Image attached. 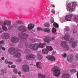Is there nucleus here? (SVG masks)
I'll use <instances>...</instances> for the list:
<instances>
[{
    "label": "nucleus",
    "instance_id": "nucleus-52",
    "mask_svg": "<svg viewBox=\"0 0 78 78\" xmlns=\"http://www.w3.org/2000/svg\"><path fill=\"white\" fill-rule=\"evenodd\" d=\"M12 78H17V77L15 75H13L12 76Z\"/></svg>",
    "mask_w": 78,
    "mask_h": 78
},
{
    "label": "nucleus",
    "instance_id": "nucleus-5",
    "mask_svg": "<svg viewBox=\"0 0 78 78\" xmlns=\"http://www.w3.org/2000/svg\"><path fill=\"white\" fill-rule=\"evenodd\" d=\"M65 35L64 37L65 40L66 41H69V44H72V43H73V42L74 41V39H73V38H70V35L68 34H66Z\"/></svg>",
    "mask_w": 78,
    "mask_h": 78
},
{
    "label": "nucleus",
    "instance_id": "nucleus-3",
    "mask_svg": "<svg viewBox=\"0 0 78 78\" xmlns=\"http://www.w3.org/2000/svg\"><path fill=\"white\" fill-rule=\"evenodd\" d=\"M60 68L58 66H55L52 68L51 71L55 76H59L61 74Z\"/></svg>",
    "mask_w": 78,
    "mask_h": 78
},
{
    "label": "nucleus",
    "instance_id": "nucleus-63",
    "mask_svg": "<svg viewBox=\"0 0 78 78\" xmlns=\"http://www.w3.org/2000/svg\"><path fill=\"white\" fill-rule=\"evenodd\" d=\"M11 28V27H9V28Z\"/></svg>",
    "mask_w": 78,
    "mask_h": 78
},
{
    "label": "nucleus",
    "instance_id": "nucleus-50",
    "mask_svg": "<svg viewBox=\"0 0 78 78\" xmlns=\"http://www.w3.org/2000/svg\"><path fill=\"white\" fill-rule=\"evenodd\" d=\"M3 30L1 28H0V33H2L3 32Z\"/></svg>",
    "mask_w": 78,
    "mask_h": 78
},
{
    "label": "nucleus",
    "instance_id": "nucleus-25",
    "mask_svg": "<svg viewBox=\"0 0 78 78\" xmlns=\"http://www.w3.org/2000/svg\"><path fill=\"white\" fill-rule=\"evenodd\" d=\"M39 78H45V76L43 74H38Z\"/></svg>",
    "mask_w": 78,
    "mask_h": 78
},
{
    "label": "nucleus",
    "instance_id": "nucleus-6",
    "mask_svg": "<svg viewBox=\"0 0 78 78\" xmlns=\"http://www.w3.org/2000/svg\"><path fill=\"white\" fill-rule=\"evenodd\" d=\"M61 43V46L64 48L63 49L64 51H67L70 49L69 46L67 45V42L66 41H62Z\"/></svg>",
    "mask_w": 78,
    "mask_h": 78
},
{
    "label": "nucleus",
    "instance_id": "nucleus-20",
    "mask_svg": "<svg viewBox=\"0 0 78 78\" xmlns=\"http://www.w3.org/2000/svg\"><path fill=\"white\" fill-rule=\"evenodd\" d=\"M34 28V25L32 24L31 23H30L27 27V28L28 30H32L33 28Z\"/></svg>",
    "mask_w": 78,
    "mask_h": 78
},
{
    "label": "nucleus",
    "instance_id": "nucleus-60",
    "mask_svg": "<svg viewBox=\"0 0 78 78\" xmlns=\"http://www.w3.org/2000/svg\"><path fill=\"white\" fill-rule=\"evenodd\" d=\"M8 67H9V68H11V66H9V65H8Z\"/></svg>",
    "mask_w": 78,
    "mask_h": 78
},
{
    "label": "nucleus",
    "instance_id": "nucleus-10",
    "mask_svg": "<svg viewBox=\"0 0 78 78\" xmlns=\"http://www.w3.org/2000/svg\"><path fill=\"white\" fill-rule=\"evenodd\" d=\"M18 30L19 31L22 32H27V27L23 25L20 26L18 27Z\"/></svg>",
    "mask_w": 78,
    "mask_h": 78
},
{
    "label": "nucleus",
    "instance_id": "nucleus-9",
    "mask_svg": "<svg viewBox=\"0 0 78 78\" xmlns=\"http://www.w3.org/2000/svg\"><path fill=\"white\" fill-rule=\"evenodd\" d=\"M46 38L44 39V41L48 43H50V42H51V41L55 39V37H52L51 38H50L49 37V36H46Z\"/></svg>",
    "mask_w": 78,
    "mask_h": 78
},
{
    "label": "nucleus",
    "instance_id": "nucleus-61",
    "mask_svg": "<svg viewBox=\"0 0 78 78\" xmlns=\"http://www.w3.org/2000/svg\"><path fill=\"white\" fill-rule=\"evenodd\" d=\"M57 78H61V77H57Z\"/></svg>",
    "mask_w": 78,
    "mask_h": 78
},
{
    "label": "nucleus",
    "instance_id": "nucleus-53",
    "mask_svg": "<svg viewBox=\"0 0 78 78\" xmlns=\"http://www.w3.org/2000/svg\"><path fill=\"white\" fill-rule=\"evenodd\" d=\"M20 74H21V72H18V74L20 76H21V75H20Z\"/></svg>",
    "mask_w": 78,
    "mask_h": 78
},
{
    "label": "nucleus",
    "instance_id": "nucleus-13",
    "mask_svg": "<svg viewBox=\"0 0 78 78\" xmlns=\"http://www.w3.org/2000/svg\"><path fill=\"white\" fill-rule=\"evenodd\" d=\"M74 56L72 55H69L67 57V61L69 62H72L74 60Z\"/></svg>",
    "mask_w": 78,
    "mask_h": 78
},
{
    "label": "nucleus",
    "instance_id": "nucleus-40",
    "mask_svg": "<svg viewBox=\"0 0 78 78\" xmlns=\"http://www.w3.org/2000/svg\"><path fill=\"white\" fill-rule=\"evenodd\" d=\"M29 52H30V50H29L26 49L24 51V53H29Z\"/></svg>",
    "mask_w": 78,
    "mask_h": 78
},
{
    "label": "nucleus",
    "instance_id": "nucleus-43",
    "mask_svg": "<svg viewBox=\"0 0 78 78\" xmlns=\"http://www.w3.org/2000/svg\"><path fill=\"white\" fill-rule=\"evenodd\" d=\"M51 11L53 14H55V11L54 9H51Z\"/></svg>",
    "mask_w": 78,
    "mask_h": 78
},
{
    "label": "nucleus",
    "instance_id": "nucleus-57",
    "mask_svg": "<svg viewBox=\"0 0 78 78\" xmlns=\"http://www.w3.org/2000/svg\"><path fill=\"white\" fill-rule=\"evenodd\" d=\"M51 6H52L53 7H54V8H55V5L54 4L51 5Z\"/></svg>",
    "mask_w": 78,
    "mask_h": 78
},
{
    "label": "nucleus",
    "instance_id": "nucleus-46",
    "mask_svg": "<svg viewBox=\"0 0 78 78\" xmlns=\"http://www.w3.org/2000/svg\"><path fill=\"white\" fill-rule=\"evenodd\" d=\"M76 59L77 61H78V54H77L76 56Z\"/></svg>",
    "mask_w": 78,
    "mask_h": 78
},
{
    "label": "nucleus",
    "instance_id": "nucleus-32",
    "mask_svg": "<svg viewBox=\"0 0 78 78\" xmlns=\"http://www.w3.org/2000/svg\"><path fill=\"white\" fill-rule=\"evenodd\" d=\"M5 62L6 64L7 63H8V62L9 65H10L11 64H12L13 63H12V62H8V61L7 60H5Z\"/></svg>",
    "mask_w": 78,
    "mask_h": 78
},
{
    "label": "nucleus",
    "instance_id": "nucleus-4",
    "mask_svg": "<svg viewBox=\"0 0 78 78\" xmlns=\"http://www.w3.org/2000/svg\"><path fill=\"white\" fill-rule=\"evenodd\" d=\"M18 36L20 37L21 38V42L24 40L27 41L26 39H27L28 37V36L27 34L22 32L19 33L18 34Z\"/></svg>",
    "mask_w": 78,
    "mask_h": 78
},
{
    "label": "nucleus",
    "instance_id": "nucleus-41",
    "mask_svg": "<svg viewBox=\"0 0 78 78\" xmlns=\"http://www.w3.org/2000/svg\"><path fill=\"white\" fill-rule=\"evenodd\" d=\"M17 23L18 24H23L22 21H18L17 22Z\"/></svg>",
    "mask_w": 78,
    "mask_h": 78
},
{
    "label": "nucleus",
    "instance_id": "nucleus-62",
    "mask_svg": "<svg viewBox=\"0 0 78 78\" xmlns=\"http://www.w3.org/2000/svg\"><path fill=\"white\" fill-rule=\"evenodd\" d=\"M0 61H2V60H1V59H0Z\"/></svg>",
    "mask_w": 78,
    "mask_h": 78
},
{
    "label": "nucleus",
    "instance_id": "nucleus-26",
    "mask_svg": "<svg viewBox=\"0 0 78 78\" xmlns=\"http://www.w3.org/2000/svg\"><path fill=\"white\" fill-rule=\"evenodd\" d=\"M77 5H77V3L75 2H74L72 3V6H73V8H74V9H75V7H76V6H77Z\"/></svg>",
    "mask_w": 78,
    "mask_h": 78
},
{
    "label": "nucleus",
    "instance_id": "nucleus-33",
    "mask_svg": "<svg viewBox=\"0 0 78 78\" xmlns=\"http://www.w3.org/2000/svg\"><path fill=\"white\" fill-rule=\"evenodd\" d=\"M76 72V70L75 69H72L70 70V72L71 73H75Z\"/></svg>",
    "mask_w": 78,
    "mask_h": 78
},
{
    "label": "nucleus",
    "instance_id": "nucleus-59",
    "mask_svg": "<svg viewBox=\"0 0 78 78\" xmlns=\"http://www.w3.org/2000/svg\"><path fill=\"white\" fill-rule=\"evenodd\" d=\"M77 78H78V71L77 72Z\"/></svg>",
    "mask_w": 78,
    "mask_h": 78
},
{
    "label": "nucleus",
    "instance_id": "nucleus-2",
    "mask_svg": "<svg viewBox=\"0 0 78 78\" xmlns=\"http://www.w3.org/2000/svg\"><path fill=\"white\" fill-rule=\"evenodd\" d=\"M15 50L14 48H10L9 49V52L11 55H13L14 58H20L21 56V53L19 51H16Z\"/></svg>",
    "mask_w": 78,
    "mask_h": 78
},
{
    "label": "nucleus",
    "instance_id": "nucleus-42",
    "mask_svg": "<svg viewBox=\"0 0 78 78\" xmlns=\"http://www.w3.org/2000/svg\"><path fill=\"white\" fill-rule=\"evenodd\" d=\"M16 61H17V62H21V61H22V59L20 58H18L16 60Z\"/></svg>",
    "mask_w": 78,
    "mask_h": 78
},
{
    "label": "nucleus",
    "instance_id": "nucleus-44",
    "mask_svg": "<svg viewBox=\"0 0 78 78\" xmlns=\"http://www.w3.org/2000/svg\"><path fill=\"white\" fill-rule=\"evenodd\" d=\"M31 42L33 43V42H35V39H32L31 40Z\"/></svg>",
    "mask_w": 78,
    "mask_h": 78
},
{
    "label": "nucleus",
    "instance_id": "nucleus-48",
    "mask_svg": "<svg viewBox=\"0 0 78 78\" xmlns=\"http://www.w3.org/2000/svg\"><path fill=\"white\" fill-rule=\"evenodd\" d=\"M51 23H54V20L53 19H51L50 20Z\"/></svg>",
    "mask_w": 78,
    "mask_h": 78
},
{
    "label": "nucleus",
    "instance_id": "nucleus-30",
    "mask_svg": "<svg viewBox=\"0 0 78 78\" xmlns=\"http://www.w3.org/2000/svg\"><path fill=\"white\" fill-rule=\"evenodd\" d=\"M53 26L55 28H58V27H59V25H58V24L55 23L53 24Z\"/></svg>",
    "mask_w": 78,
    "mask_h": 78
},
{
    "label": "nucleus",
    "instance_id": "nucleus-17",
    "mask_svg": "<svg viewBox=\"0 0 78 78\" xmlns=\"http://www.w3.org/2000/svg\"><path fill=\"white\" fill-rule=\"evenodd\" d=\"M68 8L69 9V11H73L74 10V7L72 6V4L71 3H68Z\"/></svg>",
    "mask_w": 78,
    "mask_h": 78
},
{
    "label": "nucleus",
    "instance_id": "nucleus-47",
    "mask_svg": "<svg viewBox=\"0 0 78 78\" xmlns=\"http://www.w3.org/2000/svg\"><path fill=\"white\" fill-rule=\"evenodd\" d=\"M19 47H20V48H23V45H21L20 44H19L18 45Z\"/></svg>",
    "mask_w": 78,
    "mask_h": 78
},
{
    "label": "nucleus",
    "instance_id": "nucleus-56",
    "mask_svg": "<svg viewBox=\"0 0 78 78\" xmlns=\"http://www.w3.org/2000/svg\"><path fill=\"white\" fill-rule=\"evenodd\" d=\"M2 49L3 50H5V48L4 47H3L2 48Z\"/></svg>",
    "mask_w": 78,
    "mask_h": 78
},
{
    "label": "nucleus",
    "instance_id": "nucleus-19",
    "mask_svg": "<svg viewBox=\"0 0 78 78\" xmlns=\"http://www.w3.org/2000/svg\"><path fill=\"white\" fill-rule=\"evenodd\" d=\"M36 66L38 69H42V63L40 62H38L36 63Z\"/></svg>",
    "mask_w": 78,
    "mask_h": 78
},
{
    "label": "nucleus",
    "instance_id": "nucleus-28",
    "mask_svg": "<svg viewBox=\"0 0 78 78\" xmlns=\"http://www.w3.org/2000/svg\"><path fill=\"white\" fill-rule=\"evenodd\" d=\"M74 20L75 22H78V16L77 15L74 16Z\"/></svg>",
    "mask_w": 78,
    "mask_h": 78
},
{
    "label": "nucleus",
    "instance_id": "nucleus-1",
    "mask_svg": "<svg viewBox=\"0 0 78 78\" xmlns=\"http://www.w3.org/2000/svg\"><path fill=\"white\" fill-rule=\"evenodd\" d=\"M27 41L23 40L21 42H26L25 44V46L26 48H30L32 50H37L38 48H44V45L46 44L45 43H42L38 41L37 44H31L30 46V44Z\"/></svg>",
    "mask_w": 78,
    "mask_h": 78
},
{
    "label": "nucleus",
    "instance_id": "nucleus-45",
    "mask_svg": "<svg viewBox=\"0 0 78 78\" xmlns=\"http://www.w3.org/2000/svg\"><path fill=\"white\" fill-rule=\"evenodd\" d=\"M77 32V31H76V29H74L73 30V34H75V33H76Z\"/></svg>",
    "mask_w": 78,
    "mask_h": 78
},
{
    "label": "nucleus",
    "instance_id": "nucleus-31",
    "mask_svg": "<svg viewBox=\"0 0 78 78\" xmlns=\"http://www.w3.org/2000/svg\"><path fill=\"white\" fill-rule=\"evenodd\" d=\"M2 28L4 31H8V28H7L5 26H3L2 27Z\"/></svg>",
    "mask_w": 78,
    "mask_h": 78
},
{
    "label": "nucleus",
    "instance_id": "nucleus-49",
    "mask_svg": "<svg viewBox=\"0 0 78 78\" xmlns=\"http://www.w3.org/2000/svg\"><path fill=\"white\" fill-rule=\"evenodd\" d=\"M66 31H70V29L69 28H66Z\"/></svg>",
    "mask_w": 78,
    "mask_h": 78
},
{
    "label": "nucleus",
    "instance_id": "nucleus-39",
    "mask_svg": "<svg viewBox=\"0 0 78 78\" xmlns=\"http://www.w3.org/2000/svg\"><path fill=\"white\" fill-rule=\"evenodd\" d=\"M62 56H63L64 58H66V57H67V54L66 53H64L62 54Z\"/></svg>",
    "mask_w": 78,
    "mask_h": 78
},
{
    "label": "nucleus",
    "instance_id": "nucleus-34",
    "mask_svg": "<svg viewBox=\"0 0 78 78\" xmlns=\"http://www.w3.org/2000/svg\"><path fill=\"white\" fill-rule=\"evenodd\" d=\"M37 57L38 59H42V56L40 55H37Z\"/></svg>",
    "mask_w": 78,
    "mask_h": 78
},
{
    "label": "nucleus",
    "instance_id": "nucleus-29",
    "mask_svg": "<svg viewBox=\"0 0 78 78\" xmlns=\"http://www.w3.org/2000/svg\"><path fill=\"white\" fill-rule=\"evenodd\" d=\"M52 32L53 34L56 35V29L54 28H53L52 29Z\"/></svg>",
    "mask_w": 78,
    "mask_h": 78
},
{
    "label": "nucleus",
    "instance_id": "nucleus-22",
    "mask_svg": "<svg viewBox=\"0 0 78 78\" xmlns=\"http://www.w3.org/2000/svg\"><path fill=\"white\" fill-rule=\"evenodd\" d=\"M78 44L77 41H74L72 44V48H75V47H76V44Z\"/></svg>",
    "mask_w": 78,
    "mask_h": 78
},
{
    "label": "nucleus",
    "instance_id": "nucleus-23",
    "mask_svg": "<svg viewBox=\"0 0 78 78\" xmlns=\"http://www.w3.org/2000/svg\"><path fill=\"white\" fill-rule=\"evenodd\" d=\"M48 52V50L47 49H44L42 50V53L43 54L47 55Z\"/></svg>",
    "mask_w": 78,
    "mask_h": 78
},
{
    "label": "nucleus",
    "instance_id": "nucleus-58",
    "mask_svg": "<svg viewBox=\"0 0 78 78\" xmlns=\"http://www.w3.org/2000/svg\"><path fill=\"white\" fill-rule=\"evenodd\" d=\"M56 51L55 52H53L52 53V54H53V55H54V54H55V53H56Z\"/></svg>",
    "mask_w": 78,
    "mask_h": 78
},
{
    "label": "nucleus",
    "instance_id": "nucleus-35",
    "mask_svg": "<svg viewBox=\"0 0 78 78\" xmlns=\"http://www.w3.org/2000/svg\"><path fill=\"white\" fill-rule=\"evenodd\" d=\"M1 72L3 73V74H5V73H6V71L5 69H1Z\"/></svg>",
    "mask_w": 78,
    "mask_h": 78
},
{
    "label": "nucleus",
    "instance_id": "nucleus-55",
    "mask_svg": "<svg viewBox=\"0 0 78 78\" xmlns=\"http://www.w3.org/2000/svg\"><path fill=\"white\" fill-rule=\"evenodd\" d=\"M73 67L74 68L76 67V65H75V64H73Z\"/></svg>",
    "mask_w": 78,
    "mask_h": 78
},
{
    "label": "nucleus",
    "instance_id": "nucleus-11",
    "mask_svg": "<svg viewBox=\"0 0 78 78\" xmlns=\"http://www.w3.org/2000/svg\"><path fill=\"white\" fill-rule=\"evenodd\" d=\"M22 71L24 72H28L30 70L29 66L27 65H24L22 67Z\"/></svg>",
    "mask_w": 78,
    "mask_h": 78
},
{
    "label": "nucleus",
    "instance_id": "nucleus-51",
    "mask_svg": "<svg viewBox=\"0 0 78 78\" xmlns=\"http://www.w3.org/2000/svg\"><path fill=\"white\" fill-rule=\"evenodd\" d=\"M11 67L12 68H15V67H16V66L14 65H12L11 66Z\"/></svg>",
    "mask_w": 78,
    "mask_h": 78
},
{
    "label": "nucleus",
    "instance_id": "nucleus-37",
    "mask_svg": "<svg viewBox=\"0 0 78 78\" xmlns=\"http://www.w3.org/2000/svg\"><path fill=\"white\" fill-rule=\"evenodd\" d=\"M13 71L15 73H16V74H17V73H18L17 70V69H13Z\"/></svg>",
    "mask_w": 78,
    "mask_h": 78
},
{
    "label": "nucleus",
    "instance_id": "nucleus-36",
    "mask_svg": "<svg viewBox=\"0 0 78 78\" xmlns=\"http://www.w3.org/2000/svg\"><path fill=\"white\" fill-rule=\"evenodd\" d=\"M37 31H44V30L41 27H37Z\"/></svg>",
    "mask_w": 78,
    "mask_h": 78
},
{
    "label": "nucleus",
    "instance_id": "nucleus-12",
    "mask_svg": "<svg viewBox=\"0 0 78 78\" xmlns=\"http://www.w3.org/2000/svg\"><path fill=\"white\" fill-rule=\"evenodd\" d=\"M10 34L8 33H4L2 35V37L4 39H10Z\"/></svg>",
    "mask_w": 78,
    "mask_h": 78
},
{
    "label": "nucleus",
    "instance_id": "nucleus-16",
    "mask_svg": "<svg viewBox=\"0 0 78 78\" xmlns=\"http://www.w3.org/2000/svg\"><path fill=\"white\" fill-rule=\"evenodd\" d=\"M73 16V15L72 14H70V15H66L65 17V20L66 21H71Z\"/></svg>",
    "mask_w": 78,
    "mask_h": 78
},
{
    "label": "nucleus",
    "instance_id": "nucleus-14",
    "mask_svg": "<svg viewBox=\"0 0 78 78\" xmlns=\"http://www.w3.org/2000/svg\"><path fill=\"white\" fill-rule=\"evenodd\" d=\"M46 58H47L49 61H56L55 57L52 55L47 56L46 57Z\"/></svg>",
    "mask_w": 78,
    "mask_h": 78
},
{
    "label": "nucleus",
    "instance_id": "nucleus-15",
    "mask_svg": "<svg viewBox=\"0 0 78 78\" xmlns=\"http://www.w3.org/2000/svg\"><path fill=\"white\" fill-rule=\"evenodd\" d=\"M19 38L16 37H12L11 39V41L12 43H17V42H19Z\"/></svg>",
    "mask_w": 78,
    "mask_h": 78
},
{
    "label": "nucleus",
    "instance_id": "nucleus-38",
    "mask_svg": "<svg viewBox=\"0 0 78 78\" xmlns=\"http://www.w3.org/2000/svg\"><path fill=\"white\" fill-rule=\"evenodd\" d=\"M44 26L46 27H50V24L49 23H45Z\"/></svg>",
    "mask_w": 78,
    "mask_h": 78
},
{
    "label": "nucleus",
    "instance_id": "nucleus-27",
    "mask_svg": "<svg viewBox=\"0 0 78 78\" xmlns=\"http://www.w3.org/2000/svg\"><path fill=\"white\" fill-rule=\"evenodd\" d=\"M46 48L48 50H49V51H52L53 50V48L49 46H47Z\"/></svg>",
    "mask_w": 78,
    "mask_h": 78
},
{
    "label": "nucleus",
    "instance_id": "nucleus-21",
    "mask_svg": "<svg viewBox=\"0 0 78 78\" xmlns=\"http://www.w3.org/2000/svg\"><path fill=\"white\" fill-rule=\"evenodd\" d=\"M5 41L4 40H2L0 41V50H1L2 48V45H4L5 44Z\"/></svg>",
    "mask_w": 78,
    "mask_h": 78
},
{
    "label": "nucleus",
    "instance_id": "nucleus-54",
    "mask_svg": "<svg viewBox=\"0 0 78 78\" xmlns=\"http://www.w3.org/2000/svg\"><path fill=\"white\" fill-rule=\"evenodd\" d=\"M1 59H2V60H5V58H4L3 57H2Z\"/></svg>",
    "mask_w": 78,
    "mask_h": 78
},
{
    "label": "nucleus",
    "instance_id": "nucleus-7",
    "mask_svg": "<svg viewBox=\"0 0 78 78\" xmlns=\"http://www.w3.org/2000/svg\"><path fill=\"white\" fill-rule=\"evenodd\" d=\"M26 58L27 60L31 61L36 58V55L34 54H28L26 56Z\"/></svg>",
    "mask_w": 78,
    "mask_h": 78
},
{
    "label": "nucleus",
    "instance_id": "nucleus-24",
    "mask_svg": "<svg viewBox=\"0 0 78 78\" xmlns=\"http://www.w3.org/2000/svg\"><path fill=\"white\" fill-rule=\"evenodd\" d=\"M43 31L49 33L50 32V30L49 28H45L43 30Z\"/></svg>",
    "mask_w": 78,
    "mask_h": 78
},
{
    "label": "nucleus",
    "instance_id": "nucleus-18",
    "mask_svg": "<svg viewBox=\"0 0 78 78\" xmlns=\"http://www.w3.org/2000/svg\"><path fill=\"white\" fill-rule=\"evenodd\" d=\"M70 77V74L68 73H64L62 76V78H69Z\"/></svg>",
    "mask_w": 78,
    "mask_h": 78
},
{
    "label": "nucleus",
    "instance_id": "nucleus-8",
    "mask_svg": "<svg viewBox=\"0 0 78 78\" xmlns=\"http://www.w3.org/2000/svg\"><path fill=\"white\" fill-rule=\"evenodd\" d=\"M0 25L1 26H5L8 25L9 26L11 25V22L10 21L5 20L3 22H1L0 23Z\"/></svg>",
    "mask_w": 78,
    "mask_h": 78
}]
</instances>
